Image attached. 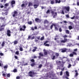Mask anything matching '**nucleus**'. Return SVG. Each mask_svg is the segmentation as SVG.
<instances>
[{
	"label": "nucleus",
	"mask_w": 79,
	"mask_h": 79,
	"mask_svg": "<svg viewBox=\"0 0 79 79\" xmlns=\"http://www.w3.org/2000/svg\"><path fill=\"white\" fill-rule=\"evenodd\" d=\"M69 6H64L62 8V10L61 14H63V15H64V11H65V13H67L69 11V9H70Z\"/></svg>",
	"instance_id": "1"
},
{
	"label": "nucleus",
	"mask_w": 79,
	"mask_h": 79,
	"mask_svg": "<svg viewBox=\"0 0 79 79\" xmlns=\"http://www.w3.org/2000/svg\"><path fill=\"white\" fill-rule=\"evenodd\" d=\"M51 13L52 15H53V18H55V16L57 15V13H56V12H55L54 11H52L51 12Z\"/></svg>",
	"instance_id": "2"
},
{
	"label": "nucleus",
	"mask_w": 79,
	"mask_h": 79,
	"mask_svg": "<svg viewBox=\"0 0 79 79\" xmlns=\"http://www.w3.org/2000/svg\"><path fill=\"white\" fill-rule=\"evenodd\" d=\"M36 74L35 73L32 71H30L29 73V76H30V77H32V74Z\"/></svg>",
	"instance_id": "3"
},
{
	"label": "nucleus",
	"mask_w": 79,
	"mask_h": 79,
	"mask_svg": "<svg viewBox=\"0 0 79 79\" xmlns=\"http://www.w3.org/2000/svg\"><path fill=\"white\" fill-rule=\"evenodd\" d=\"M26 28V26L25 25H23L22 27V28H20V31H24Z\"/></svg>",
	"instance_id": "4"
},
{
	"label": "nucleus",
	"mask_w": 79,
	"mask_h": 79,
	"mask_svg": "<svg viewBox=\"0 0 79 79\" xmlns=\"http://www.w3.org/2000/svg\"><path fill=\"white\" fill-rule=\"evenodd\" d=\"M5 26V25H2L1 26V28H0V31H2L4 30Z\"/></svg>",
	"instance_id": "5"
},
{
	"label": "nucleus",
	"mask_w": 79,
	"mask_h": 79,
	"mask_svg": "<svg viewBox=\"0 0 79 79\" xmlns=\"http://www.w3.org/2000/svg\"><path fill=\"white\" fill-rule=\"evenodd\" d=\"M7 35L9 37L11 36V31H10V30H7Z\"/></svg>",
	"instance_id": "6"
},
{
	"label": "nucleus",
	"mask_w": 79,
	"mask_h": 79,
	"mask_svg": "<svg viewBox=\"0 0 79 79\" xmlns=\"http://www.w3.org/2000/svg\"><path fill=\"white\" fill-rule=\"evenodd\" d=\"M64 40H62L61 41V42H62L63 43H65V42H67V39L66 38H64Z\"/></svg>",
	"instance_id": "7"
},
{
	"label": "nucleus",
	"mask_w": 79,
	"mask_h": 79,
	"mask_svg": "<svg viewBox=\"0 0 79 79\" xmlns=\"http://www.w3.org/2000/svg\"><path fill=\"white\" fill-rule=\"evenodd\" d=\"M14 14L13 15V17H15L16 16H17V12L16 11H15L14 12Z\"/></svg>",
	"instance_id": "8"
},
{
	"label": "nucleus",
	"mask_w": 79,
	"mask_h": 79,
	"mask_svg": "<svg viewBox=\"0 0 79 79\" xmlns=\"http://www.w3.org/2000/svg\"><path fill=\"white\" fill-rule=\"evenodd\" d=\"M35 21H36V22H37V23H39V22H40V21H41V20H40V19L38 18L35 19Z\"/></svg>",
	"instance_id": "9"
},
{
	"label": "nucleus",
	"mask_w": 79,
	"mask_h": 79,
	"mask_svg": "<svg viewBox=\"0 0 79 79\" xmlns=\"http://www.w3.org/2000/svg\"><path fill=\"white\" fill-rule=\"evenodd\" d=\"M54 26L55 27V29L56 31H58V26H56L55 24H54Z\"/></svg>",
	"instance_id": "10"
},
{
	"label": "nucleus",
	"mask_w": 79,
	"mask_h": 79,
	"mask_svg": "<svg viewBox=\"0 0 79 79\" xmlns=\"http://www.w3.org/2000/svg\"><path fill=\"white\" fill-rule=\"evenodd\" d=\"M56 3H60V2H61V1L60 0L58 1V0H55Z\"/></svg>",
	"instance_id": "11"
},
{
	"label": "nucleus",
	"mask_w": 79,
	"mask_h": 79,
	"mask_svg": "<svg viewBox=\"0 0 79 79\" xmlns=\"http://www.w3.org/2000/svg\"><path fill=\"white\" fill-rule=\"evenodd\" d=\"M9 6V4L8 3H6L5 4V8H6V7H7V6Z\"/></svg>",
	"instance_id": "12"
},
{
	"label": "nucleus",
	"mask_w": 79,
	"mask_h": 79,
	"mask_svg": "<svg viewBox=\"0 0 79 79\" xmlns=\"http://www.w3.org/2000/svg\"><path fill=\"white\" fill-rule=\"evenodd\" d=\"M66 74L67 76H69V72L68 71H66Z\"/></svg>",
	"instance_id": "13"
},
{
	"label": "nucleus",
	"mask_w": 79,
	"mask_h": 79,
	"mask_svg": "<svg viewBox=\"0 0 79 79\" xmlns=\"http://www.w3.org/2000/svg\"><path fill=\"white\" fill-rule=\"evenodd\" d=\"M66 34H69V31L68 30H65V31Z\"/></svg>",
	"instance_id": "14"
},
{
	"label": "nucleus",
	"mask_w": 79,
	"mask_h": 79,
	"mask_svg": "<svg viewBox=\"0 0 79 79\" xmlns=\"http://www.w3.org/2000/svg\"><path fill=\"white\" fill-rule=\"evenodd\" d=\"M66 48H64V49H63L62 51V52L63 53L64 52H66Z\"/></svg>",
	"instance_id": "15"
},
{
	"label": "nucleus",
	"mask_w": 79,
	"mask_h": 79,
	"mask_svg": "<svg viewBox=\"0 0 79 79\" xmlns=\"http://www.w3.org/2000/svg\"><path fill=\"white\" fill-rule=\"evenodd\" d=\"M32 2H30L28 4V6H32Z\"/></svg>",
	"instance_id": "16"
},
{
	"label": "nucleus",
	"mask_w": 79,
	"mask_h": 79,
	"mask_svg": "<svg viewBox=\"0 0 79 79\" xmlns=\"http://www.w3.org/2000/svg\"><path fill=\"white\" fill-rule=\"evenodd\" d=\"M39 55L40 56H43L44 55H43V54L42 52L40 53L39 54Z\"/></svg>",
	"instance_id": "17"
},
{
	"label": "nucleus",
	"mask_w": 79,
	"mask_h": 79,
	"mask_svg": "<svg viewBox=\"0 0 79 79\" xmlns=\"http://www.w3.org/2000/svg\"><path fill=\"white\" fill-rule=\"evenodd\" d=\"M11 3L12 5H13V4H15V1H12L11 2Z\"/></svg>",
	"instance_id": "18"
},
{
	"label": "nucleus",
	"mask_w": 79,
	"mask_h": 79,
	"mask_svg": "<svg viewBox=\"0 0 79 79\" xmlns=\"http://www.w3.org/2000/svg\"><path fill=\"white\" fill-rule=\"evenodd\" d=\"M38 6V5L35 4L34 6V7L35 8H37V6Z\"/></svg>",
	"instance_id": "19"
},
{
	"label": "nucleus",
	"mask_w": 79,
	"mask_h": 79,
	"mask_svg": "<svg viewBox=\"0 0 79 79\" xmlns=\"http://www.w3.org/2000/svg\"><path fill=\"white\" fill-rule=\"evenodd\" d=\"M69 30H71V29H73V27H72V26H69Z\"/></svg>",
	"instance_id": "20"
},
{
	"label": "nucleus",
	"mask_w": 79,
	"mask_h": 79,
	"mask_svg": "<svg viewBox=\"0 0 79 79\" xmlns=\"http://www.w3.org/2000/svg\"><path fill=\"white\" fill-rule=\"evenodd\" d=\"M27 23L28 24H30V25L32 24V21H30V22H27Z\"/></svg>",
	"instance_id": "21"
},
{
	"label": "nucleus",
	"mask_w": 79,
	"mask_h": 79,
	"mask_svg": "<svg viewBox=\"0 0 79 79\" xmlns=\"http://www.w3.org/2000/svg\"><path fill=\"white\" fill-rule=\"evenodd\" d=\"M19 50L21 52H22V51H23V48H19Z\"/></svg>",
	"instance_id": "22"
},
{
	"label": "nucleus",
	"mask_w": 79,
	"mask_h": 79,
	"mask_svg": "<svg viewBox=\"0 0 79 79\" xmlns=\"http://www.w3.org/2000/svg\"><path fill=\"white\" fill-rule=\"evenodd\" d=\"M14 44H18V41H15L14 42Z\"/></svg>",
	"instance_id": "23"
},
{
	"label": "nucleus",
	"mask_w": 79,
	"mask_h": 79,
	"mask_svg": "<svg viewBox=\"0 0 79 79\" xmlns=\"http://www.w3.org/2000/svg\"><path fill=\"white\" fill-rule=\"evenodd\" d=\"M52 60H55V56H53L52 57Z\"/></svg>",
	"instance_id": "24"
},
{
	"label": "nucleus",
	"mask_w": 79,
	"mask_h": 79,
	"mask_svg": "<svg viewBox=\"0 0 79 79\" xmlns=\"http://www.w3.org/2000/svg\"><path fill=\"white\" fill-rule=\"evenodd\" d=\"M7 75V74H5L4 73H2V76H3L4 77H5L6 75Z\"/></svg>",
	"instance_id": "25"
},
{
	"label": "nucleus",
	"mask_w": 79,
	"mask_h": 79,
	"mask_svg": "<svg viewBox=\"0 0 79 79\" xmlns=\"http://www.w3.org/2000/svg\"><path fill=\"white\" fill-rule=\"evenodd\" d=\"M13 72H14V73H16V72H17V70L16 69H14L13 71Z\"/></svg>",
	"instance_id": "26"
},
{
	"label": "nucleus",
	"mask_w": 79,
	"mask_h": 79,
	"mask_svg": "<svg viewBox=\"0 0 79 79\" xmlns=\"http://www.w3.org/2000/svg\"><path fill=\"white\" fill-rule=\"evenodd\" d=\"M7 68H8V65H5L4 67V69H6Z\"/></svg>",
	"instance_id": "27"
},
{
	"label": "nucleus",
	"mask_w": 79,
	"mask_h": 79,
	"mask_svg": "<svg viewBox=\"0 0 79 79\" xmlns=\"http://www.w3.org/2000/svg\"><path fill=\"white\" fill-rule=\"evenodd\" d=\"M7 77H10V74L9 73L7 74Z\"/></svg>",
	"instance_id": "28"
},
{
	"label": "nucleus",
	"mask_w": 79,
	"mask_h": 79,
	"mask_svg": "<svg viewBox=\"0 0 79 79\" xmlns=\"http://www.w3.org/2000/svg\"><path fill=\"white\" fill-rule=\"evenodd\" d=\"M78 75V73L77 72L76 73L75 75V77H77Z\"/></svg>",
	"instance_id": "29"
},
{
	"label": "nucleus",
	"mask_w": 79,
	"mask_h": 79,
	"mask_svg": "<svg viewBox=\"0 0 79 79\" xmlns=\"http://www.w3.org/2000/svg\"><path fill=\"white\" fill-rule=\"evenodd\" d=\"M73 53H71L70 54V56L71 57H73Z\"/></svg>",
	"instance_id": "30"
},
{
	"label": "nucleus",
	"mask_w": 79,
	"mask_h": 79,
	"mask_svg": "<svg viewBox=\"0 0 79 79\" xmlns=\"http://www.w3.org/2000/svg\"><path fill=\"white\" fill-rule=\"evenodd\" d=\"M43 39H44V36H43L40 38L41 40H43Z\"/></svg>",
	"instance_id": "31"
},
{
	"label": "nucleus",
	"mask_w": 79,
	"mask_h": 79,
	"mask_svg": "<svg viewBox=\"0 0 79 79\" xmlns=\"http://www.w3.org/2000/svg\"><path fill=\"white\" fill-rule=\"evenodd\" d=\"M44 45H45V46H46L47 47H49V44H44Z\"/></svg>",
	"instance_id": "32"
},
{
	"label": "nucleus",
	"mask_w": 79,
	"mask_h": 79,
	"mask_svg": "<svg viewBox=\"0 0 79 79\" xmlns=\"http://www.w3.org/2000/svg\"><path fill=\"white\" fill-rule=\"evenodd\" d=\"M15 54L16 55H19V52L18 51H17L15 52Z\"/></svg>",
	"instance_id": "33"
},
{
	"label": "nucleus",
	"mask_w": 79,
	"mask_h": 79,
	"mask_svg": "<svg viewBox=\"0 0 79 79\" xmlns=\"http://www.w3.org/2000/svg\"><path fill=\"white\" fill-rule=\"evenodd\" d=\"M34 65H35V63H33V64H31V66L32 67L34 66Z\"/></svg>",
	"instance_id": "34"
},
{
	"label": "nucleus",
	"mask_w": 79,
	"mask_h": 79,
	"mask_svg": "<svg viewBox=\"0 0 79 79\" xmlns=\"http://www.w3.org/2000/svg\"><path fill=\"white\" fill-rule=\"evenodd\" d=\"M63 37H64V38H65V37H68V36L65 35H64L63 36Z\"/></svg>",
	"instance_id": "35"
},
{
	"label": "nucleus",
	"mask_w": 79,
	"mask_h": 79,
	"mask_svg": "<svg viewBox=\"0 0 79 79\" xmlns=\"http://www.w3.org/2000/svg\"><path fill=\"white\" fill-rule=\"evenodd\" d=\"M54 3V1H51V4H53Z\"/></svg>",
	"instance_id": "36"
},
{
	"label": "nucleus",
	"mask_w": 79,
	"mask_h": 79,
	"mask_svg": "<svg viewBox=\"0 0 79 79\" xmlns=\"http://www.w3.org/2000/svg\"><path fill=\"white\" fill-rule=\"evenodd\" d=\"M27 62H26V63H24V64H23V65L24 66H26V65H27L28 64H27Z\"/></svg>",
	"instance_id": "37"
},
{
	"label": "nucleus",
	"mask_w": 79,
	"mask_h": 79,
	"mask_svg": "<svg viewBox=\"0 0 79 79\" xmlns=\"http://www.w3.org/2000/svg\"><path fill=\"white\" fill-rule=\"evenodd\" d=\"M73 55H77V53L75 52H73Z\"/></svg>",
	"instance_id": "38"
},
{
	"label": "nucleus",
	"mask_w": 79,
	"mask_h": 79,
	"mask_svg": "<svg viewBox=\"0 0 79 79\" xmlns=\"http://www.w3.org/2000/svg\"><path fill=\"white\" fill-rule=\"evenodd\" d=\"M53 26H54V24H52V25H51L50 27V29H52L53 27Z\"/></svg>",
	"instance_id": "39"
},
{
	"label": "nucleus",
	"mask_w": 79,
	"mask_h": 79,
	"mask_svg": "<svg viewBox=\"0 0 79 79\" xmlns=\"http://www.w3.org/2000/svg\"><path fill=\"white\" fill-rule=\"evenodd\" d=\"M71 64H69L68 66V68H70V67H71Z\"/></svg>",
	"instance_id": "40"
},
{
	"label": "nucleus",
	"mask_w": 79,
	"mask_h": 79,
	"mask_svg": "<svg viewBox=\"0 0 79 79\" xmlns=\"http://www.w3.org/2000/svg\"><path fill=\"white\" fill-rule=\"evenodd\" d=\"M44 55H47V52H44Z\"/></svg>",
	"instance_id": "41"
},
{
	"label": "nucleus",
	"mask_w": 79,
	"mask_h": 79,
	"mask_svg": "<svg viewBox=\"0 0 79 79\" xmlns=\"http://www.w3.org/2000/svg\"><path fill=\"white\" fill-rule=\"evenodd\" d=\"M48 23V21H47V20H45L44 22V24H45V23Z\"/></svg>",
	"instance_id": "42"
},
{
	"label": "nucleus",
	"mask_w": 79,
	"mask_h": 79,
	"mask_svg": "<svg viewBox=\"0 0 79 79\" xmlns=\"http://www.w3.org/2000/svg\"><path fill=\"white\" fill-rule=\"evenodd\" d=\"M4 45H5V42H3L2 44V47H3L4 46Z\"/></svg>",
	"instance_id": "43"
},
{
	"label": "nucleus",
	"mask_w": 79,
	"mask_h": 79,
	"mask_svg": "<svg viewBox=\"0 0 79 79\" xmlns=\"http://www.w3.org/2000/svg\"><path fill=\"white\" fill-rule=\"evenodd\" d=\"M40 36H38L37 37V39L38 40H40Z\"/></svg>",
	"instance_id": "44"
},
{
	"label": "nucleus",
	"mask_w": 79,
	"mask_h": 79,
	"mask_svg": "<svg viewBox=\"0 0 79 79\" xmlns=\"http://www.w3.org/2000/svg\"><path fill=\"white\" fill-rule=\"evenodd\" d=\"M31 61L34 63L35 61L33 59H32L31 60Z\"/></svg>",
	"instance_id": "45"
},
{
	"label": "nucleus",
	"mask_w": 79,
	"mask_h": 79,
	"mask_svg": "<svg viewBox=\"0 0 79 79\" xmlns=\"http://www.w3.org/2000/svg\"><path fill=\"white\" fill-rule=\"evenodd\" d=\"M49 12H50V10H48L46 12V13L47 14L49 13Z\"/></svg>",
	"instance_id": "46"
},
{
	"label": "nucleus",
	"mask_w": 79,
	"mask_h": 79,
	"mask_svg": "<svg viewBox=\"0 0 79 79\" xmlns=\"http://www.w3.org/2000/svg\"><path fill=\"white\" fill-rule=\"evenodd\" d=\"M2 61L1 60H0V66H2Z\"/></svg>",
	"instance_id": "47"
},
{
	"label": "nucleus",
	"mask_w": 79,
	"mask_h": 79,
	"mask_svg": "<svg viewBox=\"0 0 79 79\" xmlns=\"http://www.w3.org/2000/svg\"><path fill=\"white\" fill-rule=\"evenodd\" d=\"M71 45H72V44H71V43H70V44L69 43L68 44V46H69V47H71Z\"/></svg>",
	"instance_id": "48"
},
{
	"label": "nucleus",
	"mask_w": 79,
	"mask_h": 79,
	"mask_svg": "<svg viewBox=\"0 0 79 79\" xmlns=\"http://www.w3.org/2000/svg\"><path fill=\"white\" fill-rule=\"evenodd\" d=\"M7 15V14H6V13H3V12H2V15Z\"/></svg>",
	"instance_id": "49"
},
{
	"label": "nucleus",
	"mask_w": 79,
	"mask_h": 79,
	"mask_svg": "<svg viewBox=\"0 0 79 79\" xmlns=\"http://www.w3.org/2000/svg\"><path fill=\"white\" fill-rule=\"evenodd\" d=\"M0 55L1 56H3V54L2 53H0Z\"/></svg>",
	"instance_id": "50"
},
{
	"label": "nucleus",
	"mask_w": 79,
	"mask_h": 79,
	"mask_svg": "<svg viewBox=\"0 0 79 79\" xmlns=\"http://www.w3.org/2000/svg\"><path fill=\"white\" fill-rule=\"evenodd\" d=\"M48 42L47 41H46L45 43H44V45H45V44H46L47 43H48Z\"/></svg>",
	"instance_id": "51"
},
{
	"label": "nucleus",
	"mask_w": 79,
	"mask_h": 79,
	"mask_svg": "<svg viewBox=\"0 0 79 79\" xmlns=\"http://www.w3.org/2000/svg\"><path fill=\"white\" fill-rule=\"evenodd\" d=\"M16 79H20V77L19 76H17L16 77Z\"/></svg>",
	"instance_id": "52"
},
{
	"label": "nucleus",
	"mask_w": 79,
	"mask_h": 79,
	"mask_svg": "<svg viewBox=\"0 0 79 79\" xmlns=\"http://www.w3.org/2000/svg\"><path fill=\"white\" fill-rule=\"evenodd\" d=\"M59 30L60 32H61V31H62V29H61V28H59Z\"/></svg>",
	"instance_id": "53"
},
{
	"label": "nucleus",
	"mask_w": 79,
	"mask_h": 79,
	"mask_svg": "<svg viewBox=\"0 0 79 79\" xmlns=\"http://www.w3.org/2000/svg\"><path fill=\"white\" fill-rule=\"evenodd\" d=\"M42 64L40 65L39 66V68H41V67H42Z\"/></svg>",
	"instance_id": "54"
},
{
	"label": "nucleus",
	"mask_w": 79,
	"mask_h": 79,
	"mask_svg": "<svg viewBox=\"0 0 79 79\" xmlns=\"http://www.w3.org/2000/svg\"><path fill=\"white\" fill-rule=\"evenodd\" d=\"M77 48L73 50V51L74 52H76V51H77Z\"/></svg>",
	"instance_id": "55"
},
{
	"label": "nucleus",
	"mask_w": 79,
	"mask_h": 79,
	"mask_svg": "<svg viewBox=\"0 0 79 79\" xmlns=\"http://www.w3.org/2000/svg\"><path fill=\"white\" fill-rule=\"evenodd\" d=\"M62 74H63V72L62 71H61L60 72V76H61V75H62Z\"/></svg>",
	"instance_id": "56"
},
{
	"label": "nucleus",
	"mask_w": 79,
	"mask_h": 79,
	"mask_svg": "<svg viewBox=\"0 0 79 79\" xmlns=\"http://www.w3.org/2000/svg\"><path fill=\"white\" fill-rule=\"evenodd\" d=\"M56 63H57V64H58V63H61V61H56Z\"/></svg>",
	"instance_id": "57"
},
{
	"label": "nucleus",
	"mask_w": 79,
	"mask_h": 79,
	"mask_svg": "<svg viewBox=\"0 0 79 79\" xmlns=\"http://www.w3.org/2000/svg\"><path fill=\"white\" fill-rule=\"evenodd\" d=\"M56 56H59V54H58V53H56Z\"/></svg>",
	"instance_id": "58"
},
{
	"label": "nucleus",
	"mask_w": 79,
	"mask_h": 79,
	"mask_svg": "<svg viewBox=\"0 0 79 79\" xmlns=\"http://www.w3.org/2000/svg\"><path fill=\"white\" fill-rule=\"evenodd\" d=\"M66 18H69V15H66Z\"/></svg>",
	"instance_id": "59"
},
{
	"label": "nucleus",
	"mask_w": 79,
	"mask_h": 79,
	"mask_svg": "<svg viewBox=\"0 0 79 79\" xmlns=\"http://www.w3.org/2000/svg\"><path fill=\"white\" fill-rule=\"evenodd\" d=\"M15 59H18V56H15Z\"/></svg>",
	"instance_id": "60"
},
{
	"label": "nucleus",
	"mask_w": 79,
	"mask_h": 79,
	"mask_svg": "<svg viewBox=\"0 0 79 79\" xmlns=\"http://www.w3.org/2000/svg\"><path fill=\"white\" fill-rule=\"evenodd\" d=\"M3 7H4V6L3 5L1 6H0V8H3Z\"/></svg>",
	"instance_id": "61"
},
{
	"label": "nucleus",
	"mask_w": 79,
	"mask_h": 79,
	"mask_svg": "<svg viewBox=\"0 0 79 79\" xmlns=\"http://www.w3.org/2000/svg\"><path fill=\"white\" fill-rule=\"evenodd\" d=\"M30 38H31V36H29L28 37V39H27V40H29V39H30Z\"/></svg>",
	"instance_id": "62"
},
{
	"label": "nucleus",
	"mask_w": 79,
	"mask_h": 79,
	"mask_svg": "<svg viewBox=\"0 0 79 79\" xmlns=\"http://www.w3.org/2000/svg\"><path fill=\"white\" fill-rule=\"evenodd\" d=\"M77 6H79V2H77Z\"/></svg>",
	"instance_id": "63"
},
{
	"label": "nucleus",
	"mask_w": 79,
	"mask_h": 79,
	"mask_svg": "<svg viewBox=\"0 0 79 79\" xmlns=\"http://www.w3.org/2000/svg\"><path fill=\"white\" fill-rule=\"evenodd\" d=\"M77 40H79V36H78V37L77 38Z\"/></svg>",
	"instance_id": "64"
}]
</instances>
